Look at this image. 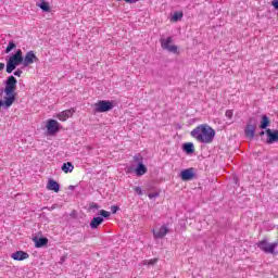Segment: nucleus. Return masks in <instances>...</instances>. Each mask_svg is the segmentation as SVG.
I'll return each instance as SVG.
<instances>
[{
    "instance_id": "obj_10",
    "label": "nucleus",
    "mask_w": 278,
    "mask_h": 278,
    "mask_svg": "<svg viewBox=\"0 0 278 278\" xmlns=\"http://www.w3.org/2000/svg\"><path fill=\"white\" fill-rule=\"evenodd\" d=\"M194 168H187L180 173V178L182 179V181H192V179H194Z\"/></svg>"
},
{
    "instance_id": "obj_29",
    "label": "nucleus",
    "mask_w": 278,
    "mask_h": 278,
    "mask_svg": "<svg viewBox=\"0 0 278 278\" xmlns=\"http://www.w3.org/2000/svg\"><path fill=\"white\" fill-rule=\"evenodd\" d=\"M148 197L149 199H157V197H160V193L159 192L149 193Z\"/></svg>"
},
{
    "instance_id": "obj_26",
    "label": "nucleus",
    "mask_w": 278,
    "mask_h": 278,
    "mask_svg": "<svg viewBox=\"0 0 278 278\" xmlns=\"http://www.w3.org/2000/svg\"><path fill=\"white\" fill-rule=\"evenodd\" d=\"M99 215L102 216L103 218H110V212H108L105 210H101L99 212Z\"/></svg>"
},
{
    "instance_id": "obj_24",
    "label": "nucleus",
    "mask_w": 278,
    "mask_h": 278,
    "mask_svg": "<svg viewBox=\"0 0 278 278\" xmlns=\"http://www.w3.org/2000/svg\"><path fill=\"white\" fill-rule=\"evenodd\" d=\"M12 49H16V43H14V41H9V45L5 49V53H10V51H12Z\"/></svg>"
},
{
    "instance_id": "obj_22",
    "label": "nucleus",
    "mask_w": 278,
    "mask_h": 278,
    "mask_svg": "<svg viewBox=\"0 0 278 278\" xmlns=\"http://www.w3.org/2000/svg\"><path fill=\"white\" fill-rule=\"evenodd\" d=\"M39 8L43 11V12H50L51 8L49 7V2L42 0L39 4Z\"/></svg>"
},
{
    "instance_id": "obj_38",
    "label": "nucleus",
    "mask_w": 278,
    "mask_h": 278,
    "mask_svg": "<svg viewBox=\"0 0 278 278\" xmlns=\"http://www.w3.org/2000/svg\"><path fill=\"white\" fill-rule=\"evenodd\" d=\"M264 134H265L264 130H262V131L260 132V136H264Z\"/></svg>"
},
{
    "instance_id": "obj_23",
    "label": "nucleus",
    "mask_w": 278,
    "mask_h": 278,
    "mask_svg": "<svg viewBox=\"0 0 278 278\" xmlns=\"http://www.w3.org/2000/svg\"><path fill=\"white\" fill-rule=\"evenodd\" d=\"M184 18V13L181 12H175L174 15L172 16V21L174 23H177V21H181Z\"/></svg>"
},
{
    "instance_id": "obj_13",
    "label": "nucleus",
    "mask_w": 278,
    "mask_h": 278,
    "mask_svg": "<svg viewBox=\"0 0 278 278\" xmlns=\"http://www.w3.org/2000/svg\"><path fill=\"white\" fill-rule=\"evenodd\" d=\"M12 260H15L16 262H23V260H29V254L24 251H16L11 255Z\"/></svg>"
},
{
    "instance_id": "obj_5",
    "label": "nucleus",
    "mask_w": 278,
    "mask_h": 278,
    "mask_svg": "<svg viewBox=\"0 0 278 278\" xmlns=\"http://www.w3.org/2000/svg\"><path fill=\"white\" fill-rule=\"evenodd\" d=\"M257 129V122H253V118H251L244 129V134L249 140H253L255 138V130Z\"/></svg>"
},
{
    "instance_id": "obj_28",
    "label": "nucleus",
    "mask_w": 278,
    "mask_h": 278,
    "mask_svg": "<svg viewBox=\"0 0 278 278\" xmlns=\"http://www.w3.org/2000/svg\"><path fill=\"white\" fill-rule=\"evenodd\" d=\"M225 116H226L227 118H233V111L227 110L226 113H225Z\"/></svg>"
},
{
    "instance_id": "obj_2",
    "label": "nucleus",
    "mask_w": 278,
    "mask_h": 278,
    "mask_svg": "<svg viewBox=\"0 0 278 278\" xmlns=\"http://www.w3.org/2000/svg\"><path fill=\"white\" fill-rule=\"evenodd\" d=\"M16 84L18 80L14 76H9L5 80L4 93L5 97V109L12 108L14 101H16Z\"/></svg>"
},
{
    "instance_id": "obj_31",
    "label": "nucleus",
    "mask_w": 278,
    "mask_h": 278,
    "mask_svg": "<svg viewBox=\"0 0 278 278\" xmlns=\"http://www.w3.org/2000/svg\"><path fill=\"white\" fill-rule=\"evenodd\" d=\"M116 1H122V0H116ZM125 3H129L130 5L134 4V3H138V1L140 0H124Z\"/></svg>"
},
{
    "instance_id": "obj_12",
    "label": "nucleus",
    "mask_w": 278,
    "mask_h": 278,
    "mask_svg": "<svg viewBox=\"0 0 278 278\" xmlns=\"http://www.w3.org/2000/svg\"><path fill=\"white\" fill-rule=\"evenodd\" d=\"M267 134V144H275V142H278V130H271L268 128L266 130Z\"/></svg>"
},
{
    "instance_id": "obj_17",
    "label": "nucleus",
    "mask_w": 278,
    "mask_h": 278,
    "mask_svg": "<svg viewBox=\"0 0 278 278\" xmlns=\"http://www.w3.org/2000/svg\"><path fill=\"white\" fill-rule=\"evenodd\" d=\"M182 151L187 153V155H191V153H194V143L188 142L182 146Z\"/></svg>"
},
{
    "instance_id": "obj_18",
    "label": "nucleus",
    "mask_w": 278,
    "mask_h": 278,
    "mask_svg": "<svg viewBox=\"0 0 278 278\" xmlns=\"http://www.w3.org/2000/svg\"><path fill=\"white\" fill-rule=\"evenodd\" d=\"M103 224V217H93L90 223L91 229H97L99 225Z\"/></svg>"
},
{
    "instance_id": "obj_19",
    "label": "nucleus",
    "mask_w": 278,
    "mask_h": 278,
    "mask_svg": "<svg viewBox=\"0 0 278 278\" xmlns=\"http://www.w3.org/2000/svg\"><path fill=\"white\" fill-rule=\"evenodd\" d=\"M49 243V239L47 238H40L35 240V247L37 249H42V247H46V244Z\"/></svg>"
},
{
    "instance_id": "obj_25",
    "label": "nucleus",
    "mask_w": 278,
    "mask_h": 278,
    "mask_svg": "<svg viewBox=\"0 0 278 278\" xmlns=\"http://www.w3.org/2000/svg\"><path fill=\"white\" fill-rule=\"evenodd\" d=\"M14 58H17V60H21L23 62V51L17 50L15 54H13Z\"/></svg>"
},
{
    "instance_id": "obj_11",
    "label": "nucleus",
    "mask_w": 278,
    "mask_h": 278,
    "mask_svg": "<svg viewBox=\"0 0 278 278\" xmlns=\"http://www.w3.org/2000/svg\"><path fill=\"white\" fill-rule=\"evenodd\" d=\"M74 114H75V109H68L59 113L56 115V118H59V121H62L64 123L65 121H68V118H71V116H73Z\"/></svg>"
},
{
    "instance_id": "obj_6",
    "label": "nucleus",
    "mask_w": 278,
    "mask_h": 278,
    "mask_svg": "<svg viewBox=\"0 0 278 278\" xmlns=\"http://www.w3.org/2000/svg\"><path fill=\"white\" fill-rule=\"evenodd\" d=\"M20 64H23V61L21 59H17L16 56H10L9 61L7 62V73H14L16 71V66H20Z\"/></svg>"
},
{
    "instance_id": "obj_3",
    "label": "nucleus",
    "mask_w": 278,
    "mask_h": 278,
    "mask_svg": "<svg viewBox=\"0 0 278 278\" xmlns=\"http://www.w3.org/2000/svg\"><path fill=\"white\" fill-rule=\"evenodd\" d=\"M256 247L263 251V253H267L270 255H275V250L278 247V241L274 243H268V239H263L256 243Z\"/></svg>"
},
{
    "instance_id": "obj_20",
    "label": "nucleus",
    "mask_w": 278,
    "mask_h": 278,
    "mask_svg": "<svg viewBox=\"0 0 278 278\" xmlns=\"http://www.w3.org/2000/svg\"><path fill=\"white\" fill-rule=\"evenodd\" d=\"M74 168L75 166L73 163L67 162L62 165L61 170H63V173H73Z\"/></svg>"
},
{
    "instance_id": "obj_7",
    "label": "nucleus",
    "mask_w": 278,
    "mask_h": 278,
    "mask_svg": "<svg viewBox=\"0 0 278 278\" xmlns=\"http://www.w3.org/2000/svg\"><path fill=\"white\" fill-rule=\"evenodd\" d=\"M173 43V37H167L165 39H161V47L165 51H169V53H177V46H170Z\"/></svg>"
},
{
    "instance_id": "obj_33",
    "label": "nucleus",
    "mask_w": 278,
    "mask_h": 278,
    "mask_svg": "<svg viewBox=\"0 0 278 278\" xmlns=\"http://www.w3.org/2000/svg\"><path fill=\"white\" fill-rule=\"evenodd\" d=\"M271 5L275 8V10H278V0H273Z\"/></svg>"
},
{
    "instance_id": "obj_15",
    "label": "nucleus",
    "mask_w": 278,
    "mask_h": 278,
    "mask_svg": "<svg viewBox=\"0 0 278 278\" xmlns=\"http://www.w3.org/2000/svg\"><path fill=\"white\" fill-rule=\"evenodd\" d=\"M47 189L52 190L53 192H60V184L53 179H49L47 184Z\"/></svg>"
},
{
    "instance_id": "obj_37",
    "label": "nucleus",
    "mask_w": 278,
    "mask_h": 278,
    "mask_svg": "<svg viewBox=\"0 0 278 278\" xmlns=\"http://www.w3.org/2000/svg\"><path fill=\"white\" fill-rule=\"evenodd\" d=\"M5 68V63H0V71H3Z\"/></svg>"
},
{
    "instance_id": "obj_35",
    "label": "nucleus",
    "mask_w": 278,
    "mask_h": 278,
    "mask_svg": "<svg viewBox=\"0 0 278 278\" xmlns=\"http://www.w3.org/2000/svg\"><path fill=\"white\" fill-rule=\"evenodd\" d=\"M90 210H99V204L92 203V204L90 205Z\"/></svg>"
},
{
    "instance_id": "obj_4",
    "label": "nucleus",
    "mask_w": 278,
    "mask_h": 278,
    "mask_svg": "<svg viewBox=\"0 0 278 278\" xmlns=\"http://www.w3.org/2000/svg\"><path fill=\"white\" fill-rule=\"evenodd\" d=\"M114 102L110 100H100L98 103H96L94 112L103 113V112H110V110H113Z\"/></svg>"
},
{
    "instance_id": "obj_34",
    "label": "nucleus",
    "mask_w": 278,
    "mask_h": 278,
    "mask_svg": "<svg viewBox=\"0 0 278 278\" xmlns=\"http://www.w3.org/2000/svg\"><path fill=\"white\" fill-rule=\"evenodd\" d=\"M135 192L137 193V194H142V188H140V187H136L135 188Z\"/></svg>"
},
{
    "instance_id": "obj_27",
    "label": "nucleus",
    "mask_w": 278,
    "mask_h": 278,
    "mask_svg": "<svg viewBox=\"0 0 278 278\" xmlns=\"http://www.w3.org/2000/svg\"><path fill=\"white\" fill-rule=\"evenodd\" d=\"M144 264H148V266H155V264H157V258H152L150 261H144Z\"/></svg>"
},
{
    "instance_id": "obj_39",
    "label": "nucleus",
    "mask_w": 278,
    "mask_h": 278,
    "mask_svg": "<svg viewBox=\"0 0 278 278\" xmlns=\"http://www.w3.org/2000/svg\"><path fill=\"white\" fill-rule=\"evenodd\" d=\"M135 162H138V156H134Z\"/></svg>"
},
{
    "instance_id": "obj_32",
    "label": "nucleus",
    "mask_w": 278,
    "mask_h": 278,
    "mask_svg": "<svg viewBox=\"0 0 278 278\" xmlns=\"http://www.w3.org/2000/svg\"><path fill=\"white\" fill-rule=\"evenodd\" d=\"M119 210V207L117 205H113L111 206V212L112 214H116V212Z\"/></svg>"
},
{
    "instance_id": "obj_30",
    "label": "nucleus",
    "mask_w": 278,
    "mask_h": 278,
    "mask_svg": "<svg viewBox=\"0 0 278 278\" xmlns=\"http://www.w3.org/2000/svg\"><path fill=\"white\" fill-rule=\"evenodd\" d=\"M14 75H15V77H21V75H23V70L17 68V70L14 72Z\"/></svg>"
},
{
    "instance_id": "obj_16",
    "label": "nucleus",
    "mask_w": 278,
    "mask_h": 278,
    "mask_svg": "<svg viewBox=\"0 0 278 278\" xmlns=\"http://www.w3.org/2000/svg\"><path fill=\"white\" fill-rule=\"evenodd\" d=\"M137 177H142V175H147V166L144 164L139 163L137 168L135 169Z\"/></svg>"
},
{
    "instance_id": "obj_14",
    "label": "nucleus",
    "mask_w": 278,
    "mask_h": 278,
    "mask_svg": "<svg viewBox=\"0 0 278 278\" xmlns=\"http://www.w3.org/2000/svg\"><path fill=\"white\" fill-rule=\"evenodd\" d=\"M166 233H168V227L165 225H163L159 231L153 230V236L155 239H162L166 236Z\"/></svg>"
},
{
    "instance_id": "obj_1",
    "label": "nucleus",
    "mask_w": 278,
    "mask_h": 278,
    "mask_svg": "<svg viewBox=\"0 0 278 278\" xmlns=\"http://www.w3.org/2000/svg\"><path fill=\"white\" fill-rule=\"evenodd\" d=\"M190 136L191 138H194L197 142H201L202 144H212L216 137V130L207 124H201L190 131Z\"/></svg>"
},
{
    "instance_id": "obj_21",
    "label": "nucleus",
    "mask_w": 278,
    "mask_h": 278,
    "mask_svg": "<svg viewBox=\"0 0 278 278\" xmlns=\"http://www.w3.org/2000/svg\"><path fill=\"white\" fill-rule=\"evenodd\" d=\"M269 125H270V119L268 118L267 115H263L261 125H260L261 129H266Z\"/></svg>"
},
{
    "instance_id": "obj_8",
    "label": "nucleus",
    "mask_w": 278,
    "mask_h": 278,
    "mask_svg": "<svg viewBox=\"0 0 278 278\" xmlns=\"http://www.w3.org/2000/svg\"><path fill=\"white\" fill-rule=\"evenodd\" d=\"M46 127L48 136H55L60 131V123L55 119H49Z\"/></svg>"
},
{
    "instance_id": "obj_36",
    "label": "nucleus",
    "mask_w": 278,
    "mask_h": 278,
    "mask_svg": "<svg viewBox=\"0 0 278 278\" xmlns=\"http://www.w3.org/2000/svg\"><path fill=\"white\" fill-rule=\"evenodd\" d=\"M0 108H5V98L4 101L0 100Z\"/></svg>"
},
{
    "instance_id": "obj_9",
    "label": "nucleus",
    "mask_w": 278,
    "mask_h": 278,
    "mask_svg": "<svg viewBox=\"0 0 278 278\" xmlns=\"http://www.w3.org/2000/svg\"><path fill=\"white\" fill-rule=\"evenodd\" d=\"M34 62H38V56L34 53V51H28L23 59V66L27 67L30 66V64H34Z\"/></svg>"
}]
</instances>
